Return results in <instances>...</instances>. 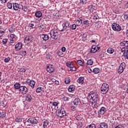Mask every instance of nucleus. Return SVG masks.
<instances>
[{"label": "nucleus", "mask_w": 128, "mask_h": 128, "mask_svg": "<svg viewBox=\"0 0 128 128\" xmlns=\"http://www.w3.org/2000/svg\"><path fill=\"white\" fill-rule=\"evenodd\" d=\"M124 18L126 20H128V14L124 15Z\"/></svg>", "instance_id": "nucleus-62"}, {"label": "nucleus", "mask_w": 128, "mask_h": 128, "mask_svg": "<svg viewBox=\"0 0 128 128\" xmlns=\"http://www.w3.org/2000/svg\"><path fill=\"white\" fill-rule=\"evenodd\" d=\"M29 85L30 86H31V88H34V86H36V82L34 80H31Z\"/></svg>", "instance_id": "nucleus-30"}, {"label": "nucleus", "mask_w": 128, "mask_h": 128, "mask_svg": "<svg viewBox=\"0 0 128 128\" xmlns=\"http://www.w3.org/2000/svg\"><path fill=\"white\" fill-rule=\"evenodd\" d=\"M66 47L62 48V52H66Z\"/></svg>", "instance_id": "nucleus-61"}, {"label": "nucleus", "mask_w": 128, "mask_h": 128, "mask_svg": "<svg viewBox=\"0 0 128 128\" xmlns=\"http://www.w3.org/2000/svg\"><path fill=\"white\" fill-rule=\"evenodd\" d=\"M25 98L26 102H32V95H30V94H27L25 96Z\"/></svg>", "instance_id": "nucleus-9"}, {"label": "nucleus", "mask_w": 128, "mask_h": 128, "mask_svg": "<svg viewBox=\"0 0 128 128\" xmlns=\"http://www.w3.org/2000/svg\"><path fill=\"white\" fill-rule=\"evenodd\" d=\"M22 118L20 117H18L16 118V119L15 120V122H22Z\"/></svg>", "instance_id": "nucleus-35"}, {"label": "nucleus", "mask_w": 128, "mask_h": 128, "mask_svg": "<svg viewBox=\"0 0 128 128\" xmlns=\"http://www.w3.org/2000/svg\"><path fill=\"white\" fill-rule=\"evenodd\" d=\"M20 54L22 56H26V50H20Z\"/></svg>", "instance_id": "nucleus-29"}, {"label": "nucleus", "mask_w": 128, "mask_h": 128, "mask_svg": "<svg viewBox=\"0 0 128 128\" xmlns=\"http://www.w3.org/2000/svg\"><path fill=\"white\" fill-rule=\"evenodd\" d=\"M63 100L64 102H68V97L67 96H64L63 98Z\"/></svg>", "instance_id": "nucleus-56"}, {"label": "nucleus", "mask_w": 128, "mask_h": 128, "mask_svg": "<svg viewBox=\"0 0 128 128\" xmlns=\"http://www.w3.org/2000/svg\"><path fill=\"white\" fill-rule=\"evenodd\" d=\"M120 66L125 69L126 68V63H124V62H122V63L120 64Z\"/></svg>", "instance_id": "nucleus-45"}, {"label": "nucleus", "mask_w": 128, "mask_h": 128, "mask_svg": "<svg viewBox=\"0 0 128 128\" xmlns=\"http://www.w3.org/2000/svg\"><path fill=\"white\" fill-rule=\"evenodd\" d=\"M98 50H96V46H92V50H90V52L92 54H94V52H96Z\"/></svg>", "instance_id": "nucleus-22"}, {"label": "nucleus", "mask_w": 128, "mask_h": 128, "mask_svg": "<svg viewBox=\"0 0 128 128\" xmlns=\"http://www.w3.org/2000/svg\"><path fill=\"white\" fill-rule=\"evenodd\" d=\"M108 128V125L104 122L100 123V126L98 127V128Z\"/></svg>", "instance_id": "nucleus-14"}, {"label": "nucleus", "mask_w": 128, "mask_h": 128, "mask_svg": "<svg viewBox=\"0 0 128 128\" xmlns=\"http://www.w3.org/2000/svg\"><path fill=\"white\" fill-rule=\"evenodd\" d=\"M50 122L48 120H44L43 122V127L46 128L48 126H50Z\"/></svg>", "instance_id": "nucleus-17"}, {"label": "nucleus", "mask_w": 128, "mask_h": 128, "mask_svg": "<svg viewBox=\"0 0 128 128\" xmlns=\"http://www.w3.org/2000/svg\"><path fill=\"white\" fill-rule=\"evenodd\" d=\"M27 122L29 124H36L38 122L34 118H29Z\"/></svg>", "instance_id": "nucleus-6"}, {"label": "nucleus", "mask_w": 128, "mask_h": 128, "mask_svg": "<svg viewBox=\"0 0 128 128\" xmlns=\"http://www.w3.org/2000/svg\"><path fill=\"white\" fill-rule=\"evenodd\" d=\"M83 24H84V26H88V24H90V21L88 20L84 21Z\"/></svg>", "instance_id": "nucleus-46"}, {"label": "nucleus", "mask_w": 128, "mask_h": 128, "mask_svg": "<svg viewBox=\"0 0 128 128\" xmlns=\"http://www.w3.org/2000/svg\"><path fill=\"white\" fill-rule=\"evenodd\" d=\"M96 126L94 124H91L86 126V128H96Z\"/></svg>", "instance_id": "nucleus-39"}, {"label": "nucleus", "mask_w": 128, "mask_h": 128, "mask_svg": "<svg viewBox=\"0 0 128 128\" xmlns=\"http://www.w3.org/2000/svg\"><path fill=\"white\" fill-rule=\"evenodd\" d=\"M41 37L45 41L48 40L50 38V36L48 34H42L41 35Z\"/></svg>", "instance_id": "nucleus-15"}, {"label": "nucleus", "mask_w": 128, "mask_h": 128, "mask_svg": "<svg viewBox=\"0 0 128 128\" xmlns=\"http://www.w3.org/2000/svg\"><path fill=\"white\" fill-rule=\"evenodd\" d=\"M76 24H73L70 26V30H76Z\"/></svg>", "instance_id": "nucleus-38"}, {"label": "nucleus", "mask_w": 128, "mask_h": 128, "mask_svg": "<svg viewBox=\"0 0 128 128\" xmlns=\"http://www.w3.org/2000/svg\"><path fill=\"white\" fill-rule=\"evenodd\" d=\"M22 86V85H20V84L18 82H16V83L14 85V88L15 90H20V86Z\"/></svg>", "instance_id": "nucleus-20"}, {"label": "nucleus", "mask_w": 128, "mask_h": 128, "mask_svg": "<svg viewBox=\"0 0 128 128\" xmlns=\"http://www.w3.org/2000/svg\"><path fill=\"white\" fill-rule=\"evenodd\" d=\"M56 54L58 56H60L61 58H64V54L62 52L58 51L56 52Z\"/></svg>", "instance_id": "nucleus-26"}, {"label": "nucleus", "mask_w": 128, "mask_h": 128, "mask_svg": "<svg viewBox=\"0 0 128 128\" xmlns=\"http://www.w3.org/2000/svg\"><path fill=\"white\" fill-rule=\"evenodd\" d=\"M54 16L56 18H60V14L58 12H57L56 14H54Z\"/></svg>", "instance_id": "nucleus-43"}, {"label": "nucleus", "mask_w": 128, "mask_h": 128, "mask_svg": "<svg viewBox=\"0 0 128 128\" xmlns=\"http://www.w3.org/2000/svg\"><path fill=\"white\" fill-rule=\"evenodd\" d=\"M114 50L111 48H109L107 50V52H108V54H114Z\"/></svg>", "instance_id": "nucleus-28"}, {"label": "nucleus", "mask_w": 128, "mask_h": 128, "mask_svg": "<svg viewBox=\"0 0 128 128\" xmlns=\"http://www.w3.org/2000/svg\"><path fill=\"white\" fill-rule=\"evenodd\" d=\"M31 80H30V79L27 80H26V82H24L25 84H29V85H30V84Z\"/></svg>", "instance_id": "nucleus-55"}, {"label": "nucleus", "mask_w": 128, "mask_h": 128, "mask_svg": "<svg viewBox=\"0 0 128 128\" xmlns=\"http://www.w3.org/2000/svg\"><path fill=\"white\" fill-rule=\"evenodd\" d=\"M22 44L20 42H18L15 46V48L16 51L20 50L22 47Z\"/></svg>", "instance_id": "nucleus-12"}, {"label": "nucleus", "mask_w": 128, "mask_h": 128, "mask_svg": "<svg viewBox=\"0 0 128 128\" xmlns=\"http://www.w3.org/2000/svg\"><path fill=\"white\" fill-rule=\"evenodd\" d=\"M50 37L54 40H57L58 38V31L56 30H52L50 32Z\"/></svg>", "instance_id": "nucleus-1"}, {"label": "nucleus", "mask_w": 128, "mask_h": 128, "mask_svg": "<svg viewBox=\"0 0 128 128\" xmlns=\"http://www.w3.org/2000/svg\"><path fill=\"white\" fill-rule=\"evenodd\" d=\"M21 10H24V12H26L28 10V7H26V6H24L23 7V9Z\"/></svg>", "instance_id": "nucleus-60"}, {"label": "nucleus", "mask_w": 128, "mask_h": 128, "mask_svg": "<svg viewBox=\"0 0 128 128\" xmlns=\"http://www.w3.org/2000/svg\"><path fill=\"white\" fill-rule=\"evenodd\" d=\"M40 28H42V30H44V28H46V26H44V24H40Z\"/></svg>", "instance_id": "nucleus-58"}, {"label": "nucleus", "mask_w": 128, "mask_h": 128, "mask_svg": "<svg viewBox=\"0 0 128 128\" xmlns=\"http://www.w3.org/2000/svg\"><path fill=\"white\" fill-rule=\"evenodd\" d=\"M64 82L66 84H68L69 82H70V78H68L67 79H66Z\"/></svg>", "instance_id": "nucleus-53"}, {"label": "nucleus", "mask_w": 128, "mask_h": 128, "mask_svg": "<svg viewBox=\"0 0 128 128\" xmlns=\"http://www.w3.org/2000/svg\"><path fill=\"white\" fill-rule=\"evenodd\" d=\"M98 100V95L96 94V93L92 92V100L94 102H96Z\"/></svg>", "instance_id": "nucleus-8"}, {"label": "nucleus", "mask_w": 128, "mask_h": 128, "mask_svg": "<svg viewBox=\"0 0 128 128\" xmlns=\"http://www.w3.org/2000/svg\"><path fill=\"white\" fill-rule=\"evenodd\" d=\"M100 72V68H96L93 70V72H94V74H98Z\"/></svg>", "instance_id": "nucleus-33"}, {"label": "nucleus", "mask_w": 128, "mask_h": 128, "mask_svg": "<svg viewBox=\"0 0 128 128\" xmlns=\"http://www.w3.org/2000/svg\"><path fill=\"white\" fill-rule=\"evenodd\" d=\"M26 68H21L19 70V72H26Z\"/></svg>", "instance_id": "nucleus-51"}, {"label": "nucleus", "mask_w": 128, "mask_h": 128, "mask_svg": "<svg viewBox=\"0 0 128 128\" xmlns=\"http://www.w3.org/2000/svg\"><path fill=\"white\" fill-rule=\"evenodd\" d=\"M8 38H4L2 40V44H6V43L8 42Z\"/></svg>", "instance_id": "nucleus-50"}, {"label": "nucleus", "mask_w": 128, "mask_h": 128, "mask_svg": "<svg viewBox=\"0 0 128 128\" xmlns=\"http://www.w3.org/2000/svg\"><path fill=\"white\" fill-rule=\"evenodd\" d=\"M76 24H78L80 26V24H82V19H79V20H76Z\"/></svg>", "instance_id": "nucleus-47"}, {"label": "nucleus", "mask_w": 128, "mask_h": 128, "mask_svg": "<svg viewBox=\"0 0 128 128\" xmlns=\"http://www.w3.org/2000/svg\"><path fill=\"white\" fill-rule=\"evenodd\" d=\"M13 8L14 10H23L24 6L22 4H18V3H13Z\"/></svg>", "instance_id": "nucleus-4"}, {"label": "nucleus", "mask_w": 128, "mask_h": 128, "mask_svg": "<svg viewBox=\"0 0 128 128\" xmlns=\"http://www.w3.org/2000/svg\"><path fill=\"white\" fill-rule=\"evenodd\" d=\"M88 10L90 12H92L94 10V6L92 4H88Z\"/></svg>", "instance_id": "nucleus-16"}, {"label": "nucleus", "mask_w": 128, "mask_h": 128, "mask_svg": "<svg viewBox=\"0 0 128 128\" xmlns=\"http://www.w3.org/2000/svg\"><path fill=\"white\" fill-rule=\"evenodd\" d=\"M57 116H59V118H64V116H66V112L60 110H58L57 112Z\"/></svg>", "instance_id": "nucleus-10"}, {"label": "nucleus", "mask_w": 128, "mask_h": 128, "mask_svg": "<svg viewBox=\"0 0 128 128\" xmlns=\"http://www.w3.org/2000/svg\"><path fill=\"white\" fill-rule=\"evenodd\" d=\"M87 98L88 100H92V92H91L90 93H88Z\"/></svg>", "instance_id": "nucleus-25"}, {"label": "nucleus", "mask_w": 128, "mask_h": 128, "mask_svg": "<svg viewBox=\"0 0 128 128\" xmlns=\"http://www.w3.org/2000/svg\"><path fill=\"white\" fill-rule=\"evenodd\" d=\"M84 78L81 76L80 78H79L77 80V82H78V84H84Z\"/></svg>", "instance_id": "nucleus-18"}, {"label": "nucleus", "mask_w": 128, "mask_h": 128, "mask_svg": "<svg viewBox=\"0 0 128 128\" xmlns=\"http://www.w3.org/2000/svg\"><path fill=\"white\" fill-rule=\"evenodd\" d=\"M124 68H122V67H120L119 66V68L118 69V73L120 74L124 72Z\"/></svg>", "instance_id": "nucleus-27"}, {"label": "nucleus", "mask_w": 128, "mask_h": 128, "mask_svg": "<svg viewBox=\"0 0 128 128\" xmlns=\"http://www.w3.org/2000/svg\"><path fill=\"white\" fill-rule=\"evenodd\" d=\"M69 70L70 72H76V68L73 66L71 68H70Z\"/></svg>", "instance_id": "nucleus-44"}, {"label": "nucleus", "mask_w": 128, "mask_h": 128, "mask_svg": "<svg viewBox=\"0 0 128 128\" xmlns=\"http://www.w3.org/2000/svg\"><path fill=\"white\" fill-rule=\"evenodd\" d=\"M46 45H43L42 46V48H43V50H46Z\"/></svg>", "instance_id": "nucleus-64"}, {"label": "nucleus", "mask_w": 128, "mask_h": 128, "mask_svg": "<svg viewBox=\"0 0 128 128\" xmlns=\"http://www.w3.org/2000/svg\"><path fill=\"white\" fill-rule=\"evenodd\" d=\"M4 30L2 28H0V38L4 36Z\"/></svg>", "instance_id": "nucleus-34"}, {"label": "nucleus", "mask_w": 128, "mask_h": 128, "mask_svg": "<svg viewBox=\"0 0 128 128\" xmlns=\"http://www.w3.org/2000/svg\"><path fill=\"white\" fill-rule=\"evenodd\" d=\"M28 90V88L24 86H21L19 92H22L23 94H26Z\"/></svg>", "instance_id": "nucleus-5"}, {"label": "nucleus", "mask_w": 128, "mask_h": 128, "mask_svg": "<svg viewBox=\"0 0 128 128\" xmlns=\"http://www.w3.org/2000/svg\"><path fill=\"white\" fill-rule=\"evenodd\" d=\"M93 18H94V20H98V15L96 14L95 16H94Z\"/></svg>", "instance_id": "nucleus-59"}, {"label": "nucleus", "mask_w": 128, "mask_h": 128, "mask_svg": "<svg viewBox=\"0 0 128 128\" xmlns=\"http://www.w3.org/2000/svg\"><path fill=\"white\" fill-rule=\"evenodd\" d=\"M46 70L50 74H52V72H54V68L52 65L48 64L46 67Z\"/></svg>", "instance_id": "nucleus-7"}, {"label": "nucleus", "mask_w": 128, "mask_h": 128, "mask_svg": "<svg viewBox=\"0 0 128 128\" xmlns=\"http://www.w3.org/2000/svg\"><path fill=\"white\" fill-rule=\"evenodd\" d=\"M71 108H72V110H73V111L76 110V106H72L71 107Z\"/></svg>", "instance_id": "nucleus-63"}, {"label": "nucleus", "mask_w": 128, "mask_h": 128, "mask_svg": "<svg viewBox=\"0 0 128 128\" xmlns=\"http://www.w3.org/2000/svg\"><path fill=\"white\" fill-rule=\"evenodd\" d=\"M73 102L74 106H78V104H80V98H76L74 100Z\"/></svg>", "instance_id": "nucleus-19"}, {"label": "nucleus", "mask_w": 128, "mask_h": 128, "mask_svg": "<svg viewBox=\"0 0 128 128\" xmlns=\"http://www.w3.org/2000/svg\"><path fill=\"white\" fill-rule=\"evenodd\" d=\"M62 26L63 28H70V22H66L65 23L63 24Z\"/></svg>", "instance_id": "nucleus-24"}, {"label": "nucleus", "mask_w": 128, "mask_h": 128, "mask_svg": "<svg viewBox=\"0 0 128 128\" xmlns=\"http://www.w3.org/2000/svg\"><path fill=\"white\" fill-rule=\"evenodd\" d=\"M10 57H8L7 58H6L4 60V62H10Z\"/></svg>", "instance_id": "nucleus-54"}, {"label": "nucleus", "mask_w": 128, "mask_h": 128, "mask_svg": "<svg viewBox=\"0 0 128 128\" xmlns=\"http://www.w3.org/2000/svg\"><path fill=\"white\" fill-rule=\"evenodd\" d=\"M0 118H6V112H0Z\"/></svg>", "instance_id": "nucleus-48"}, {"label": "nucleus", "mask_w": 128, "mask_h": 128, "mask_svg": "<svg viewBox=\"0 0 128 128\" xmlns=\"http://www.w3.org/2000/svg\"><path fill=\"white\" fill-rule=\"evenodd\" d=\"M42 12L40 11H37L35 13V16H36V18H42Z\"/></svg>", "instance_id": "nucleus-21"}, {"label": "nucleus", "mask_w": 128, "mask_h": 128, "mask_svg": "<svg viewBox=\"0 0 128 128\" xmlns=\"http://www.w3.org/2000/svg\"><path fill=\"white\" fill-rule=\"evenodd\" d=\"M112 28L115 32H120V30H122V28L120 27V26L116 23L112 24Z\"/></svg>", "instance_id": "nucleus-3"}, {"label": "nucleus", "mask_w": 128, "mask_h": 128, "mask_svg": "<svg viewBox=\"0 0 128 128\" xmlns=\"http://www.w3.org/2000/svg\"><path fill=\"white\" fill-rule=\"evenodd\" d=\"M66 66H67L68 68H72V66H74V65L71 62H66Z\"/></svg>", "instance_id": "nucleus-36"}, {"label": "nucleus", "mask_w": 128, "mask_h": 128, "mask_svg": "<svg viewBox=\"0 0 128 128\" xmlns=\"http://www.w3.org/2000/svg\"><path fill=\"white\" fill-rule=\"evenodd\" d=\"M124 56L126 58H127L128 60V50H127L124 53Z\"/></svg>", "instance_id": "nucleus-40"}, {"label": "nucleus", "mask_w": 128, "mask_h": 128, "mask_svg": "<svg viewBox=\"0 0 128 128\" xmlns=\"http://www.w3.org/2000/svg\"><path fill=\"white\" fill-rule=\"evenodd\" d=\"M15 30H16V28H14V27L12 26L10 28V32L11 33L13 32H14Z\"/></svg>", "instance_id": "nucleus-52"}, {"label": "nucleus", "mask_w": 128, "mask_h": 128, "mask_svg": "<svg viewBox=\"0 0 128 128\" xmlns=\"http://www.w3.org/2000/svg\"><path fill=\"white\" fill-rule=\"evenodd\" d=\"M77 64H79V66H84V62L82 60H78L77 61Z\"/></svg>", "instance_id": "nucleus-31"}, {"label": "nucleus", "mask_w": 128, "mask_h": 128, "mask_svg": "<svg viewBox=\"0 0 128 128\" xmlns=\"http://www.w3.org/2000/svg\"><path fill=\"white\" fill-rule=\"evenodd\" d=\"M120 44L122 46H126V41H123L120 42Z\"/></svg>", "instance_id": "nucleus-41"}, {"label": "nucleus", "mask_w": 128, "mask_h": 128, "mask_svg": "<svg viewBox=\"0 0 128 128\" xmlns=\"http://www.w3.org/2000/svg\"><path fill=\"white\" fill-rule=\"evenodd\" d=\"M75 88H76V86H74L70 85L69 86V88H68V90L70 92H74V90Z\"/></svg>", "instance_id": "nucleus-23"}, {"label": "nucleus", "mask_w": 128, "mask_h": 128, "mask_svg": "<svg viewBox=\"0 0 128 128\" xmlns=\"http://www.w3.org/2000/svg\"><path fill=\"white\" fill-rule=\"evenodd\" d=\"M101 94H106L108 92V85L106 83H104L101 88Z\"/></svg>", "instance_id": "nucleus-2"}, {"label": "nucleus", "mask_w": 128, "mask_h": 128, "mask_svg": "<svg viewBox=\"0 0 128 128\" xmlns=\"http://www.w3.org/2000/svg\"><path fill=\"white\" fill-rule=\"evenodd\" d=\"M87 64L88 66H92V64H94V60L92 59L88 60L87 61Z\"/></svg>", "instance_id": "nucleus-32"}, {"label": "nucleus", "mask_w": 128, "mask_h": 128, "mask_svg": "<svg viewBox=\"0 0 128 128\" xmlns=\"http://www.w3.org/2000/svg\"><path fill=\"white\" fill-rule=\"evenodd\" d=\"M32 40V39L30 36H27L24 39V42L26 44H30Z\"/></svg>", "instance_id": "nucleus-11"}, {"label": "nucleus", "mask_w": 128, "mask_h": 128, "mask_svg": "<svg viewBox=\"0 0 128 128\" xmlns=\"http://www.w3.org/2000/svg\"><path fill=\"white\" fill-rule=\"evenodd\" d=\"M87 3L88 0H80V4H86Z\"/></svg>", "instance_id": "nucleus-49"}, {"label": "nucleus", "mask_w": 128, "mask_h": 128, "mask_svg": "<svg viewBox=\"0 0 128 128\" xmlns=\"http://www.w3.org/2000/svg\"><path fill=\"white\" fill-rule=\"evenodd\" d=\"M58 103L56 102H53L52 106H54L55 110H56V106H58Z\"/></svg>", "instance_id": "nucleus-57"}, {"label": "nucleus", "mask_w": 128, "mask_h": 128, "mask_svg": "<svg viewBox=\"0 0 128 128\" xmlns=\"http://www.w3.org/2000/svg\"><path fill=\"white\" fill-rule=\"evenodd\" d=\"M7 4L8 8H9L10 10H12V6H14L12 3L8 2Z\"/></svg>", "instance_id": "nucleus-37"}, {"label": "nucleus", "mask_w": 128, "mask_h": 128, "mask_svg": "<svg viewBox=\"0 0 128 128\" xmlns=\"http://www.w3.org/2000/svg\"><path fill=\"white\" fill-rule=\"evenodd\" d=\"M42 90V87H38L36 90V92H37V94H39V92H40Z\"/></svg>", "instance_id": "nucleus-42"}, {"label": "nucleus", "mask_w": 128, "mask_h": 128, "mask_svg": "<svg viewBox=\"0 0 128 128\" xmlns=\"http://www.w3.org/2000/svg\"><path fill=\"white\" fill-rule=\"evenodd\" d=\"M106 111V109L104 107H102L98 111V116H100L102 114H104V112Z\"/></svg>", "instance_id": "nucleus-13"}]
</instances>
